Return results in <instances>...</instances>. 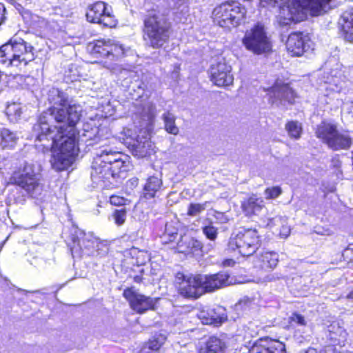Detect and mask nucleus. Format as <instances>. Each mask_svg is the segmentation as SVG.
<instances>
[{
	"instance_id": "f257e3e1",
	"label": "nucleus",
	"mask_w": 353,
	"mask_h": 353,
	"mask_svg": "<svg viewBox=\"0 0 353 353\" xmlns=\"http://www.w3.org/2000/svg\"><path fill=\"white\" fill-rule=\"evenodd\" d=\"M59 100L49 108L50 114L58 123H65L71 129L65 134V128L61 126L54 136H50V129H46V139L52 141L50 151L52 167L57 171H63L70 168L78 156L79 148L75 126L81 118L78 106L70 104L68 98L58 94Z\"/></svg>"
},
{
	"instance_id": "f03ea898",
	"label": "nucleus",
	"mask_w": 353,
	"mask_h": 353,
	"mask_svg": "<svg viewBox=\"0 0 353 353\" xmlns=\"http://www.w3.org/2000/svg\"><path fill=\"white\" fill-rule=\"evenodd\" d=\"M141 34L143 40L152 48L160 49L168 43L172 33V24L168 14L151 8L143 15Z\"/></svg>"
},
{
	"instance_id": "7ed1b4c3",
	"label": "nucleus",
	"mask_w": 353,
	"mask_h": 353,
	"mask_svg": "<svg viewBox=\"0 0 353 353\" xmlns=\"http://www.w3.org/2000/svg\"><path fill=\"white\" fill-rule=\"evenodd\" d=\"M269 4H277L279 22L282 26L297 23L303 20V10H310L319 15L332 0H264Z\"/></svg>"
},
{
	"instance_id": "20e7f679",
	"label": "nucleus",
	"mask_w": 353,
	"mask_h": 353,
	"mask_svg": "<svg viewBox=\"0 0 353 353\" xmlns=\"http://www.w3.org/2000/svg\"><path fill=\"white\" fill-rule=\"evenodd\" d=\"M210 19L214 26L231 32L245 23L247 8L238 1H224L212 8Z\"/></svg>"
},
{
	"instance_id": "39448f33",
	"label": "nucleus",
	"mask_w": 353,
	"mask_h": 353,
	"mask_svg": "<svg viewBox=\"0 0 353 353\" xmlns=\"http://www.w3.org/2000/svg\"><path fill=\"white\" fill-rule=\"evenodd\" d=\"M34 59V48L23 39H10L0 47V63L19 72Z\"/></svg>"
},
{
	"instance_id": "423d86ee",
	"label": "nucleus",
	"mask_w": 353,
	"mask_h": 353,
	"mask_svg": "<svg viewBox=\"0 0 353 353\" xmlns=\"http://www.w3.org/2000/svg\"><path fill=\"white\" fill-rule=\"evenodd\" d=\"M87 50L91 56L101 60H108L107 68H112L117 62L125 58L127 50L119 42L110 39H100L88 43Z\"/></svg>"
},
{
	"instance_id": "0eeeda50",
	"label": "nucleus",
	"mask_w": 353,
	"mask_h": 353,
	"mask_svg": "<svg viewBox=\"0 0 353 353\" xmlns=\"http://www.w3.org/2000/svg\"><path fill=\"white\" fill-rule=\"evenodd\" d=\"M261 236L255 228H243L232 235L228 243V250L237 252L242 256H250L261 246Z\"/></svg>"
},
{
	"instance_id": "6e6552de",
	"label": "nucleus",
	"mask_w": 353,
	"mask_h": 353,
	"mask_svg": "<svg viewBox=\"0 0 353 353\" xmlns=\"http://www.w3.org/2000/svg\"><path fill=\"white\" fill-rule=\"evenodd\" d=\"M85 17L88 23L97 24L103 28L114 29L119 23L112 7L103 1H96L88 4Z\"/></svg>"
},
{
	"instance_id": "1a4fd4ad",
	"label": "nucleus",
	"mask_w": 353,
	"mask_h": 353,
	"mask_svg": "<svg viewBox=\"0 0 353 353\" xmlns=\"http://www.w3.org/2000/svg\"><path fill=\"white\" fill-rule=\"evenodd\" d=\"M242 43L248 50L255 54L272 52V42L267 35L264 26L259 23L254 24L245 32Z\"/></svg>"
},
{
	"instance_id": "9d476101",
	"label": "nucleus",
	"mask_w": 353,
	"mask_h": 353,
	"mask_svg": "<svg viewBox=\"0 0 353 353\" xmlns=\"http://www.w3.org/2000/svg\"><path fill=\"white\" fill-rule=\"evenodd\" d=\"M174 286L178 295L183 299H196L203 295L200 274L177 272L174 275Z\"/></svg>"
},
{
	"instance_id": "9b49d317",
	"label": "nucleus",
	"mask_w": 353,
	"mask_h": 353,
	"mask_svg": "<svg viewBox=\"0 0 353 353\" xmlns=\"http://www.w3.org/2000/svg\"><path fill=\"white\" fill-rule=\"evenodd\" d=\"M41 176V174L36 172L34 165L25 163L13 171L9 183L19 186L28 194H32L40 185Z\"/></svg>"
},
{
	"instance_id": "f8f14e48",
	"label": "nucleus",
	"mask_w": 353,
	"mask_h": 353,
	"mask_svg": "<svg viewBox=\"0 0 353 353\" xmlns=\"http://www.w3.org/2000/svg\"><path fill=\"white\" fill-rule=\"evenodd\" d=\"M123 296L128 302L130 308L139 314H144L149 310H156L159 300V298H152L137 292L134 287L125 288Z\"/></svg>"
},
{
	"instance_id": "ddd939ff",
	"label": "nucleus",
	"mask_w": 353,
	"mask_h": 353,
	"mask_svg": "<svg viewBox=\"0 0 353 353\" xmlns=\"http://www.w3.org/2000/svg\"><path fill=\"white\" fill-rule=\"evenodd\" d=\"M125 141L132 154L139 159L150 157L155 152L154 143L145 131L141 130L134 139L126 137Z\"/></svg>"
},
{
	"instance_id": "4468645a",
	"label": "nucleus",
	"mask_w": 353,
	"mask_h": 353,
	"mask_svg": "<svg viewBox=\"0 0 353 353\" xmlns=\"http://www.w3.org/2000/svg\"><path fill=\"white\" fill-rule=\"evenodd\" d=\"M200 278L203 295L229 285L231 283L229 274L223 271L210 274H200Z\"/></svg>"
},
{
	"instance_id": "2eb2a0df",
	"label": "nucleus",
	"mask_w": 353,
	"mask_h": 353,
	"mask_svg": "<svg viewBox=\"0 0 353 353\" xmlns=\"http://www.w3.org/2000/svg\"><path fill=\"white\" fill-rule=\"evenodd\" d=\"M200 278L203 295L229 285L231 283L229 274L223 271L210 274H200Z\"/></svg>"
},
{
	"instance_id": "dca6fc26",
	"label": "nucleus",
	"mask_w": 353,
	"mask_h": 353,
	"mask_svg": "<svg viewBox=\"0 0 353 353\" xmlns=\"http://www.w3.org/2000/svg\"><path fill=\"white\" fill-rule=\"evenodd\" d=\"M231 66L225 62H218L210 68V79L218 87H227L233 83Z\"/></svg>"
},
{
	"instance_id": "f3484780",
	"label": "nucleus",
	"mask_w": 353,
	"mask_h": 353,
	"mask_svg": "<svg viewBox=\"0 0 353 353\" xmlns=\"http://www.w3.org/2000/svg\"><path fill=\"white\" fill-rule=\"evenodd\" d=\"M310 37L303 32L296 31L291 32L286 40L285 48L288 53L293 57H300L306 51Z\"/></svg>"
},
{
	"instance_id": "a211bd4d",
	"label": "nucleus",
	"mask_w": 353,
	"mask_h": 353,
	"mask_svg": "<svg viewBox=\"0 0 353 353\" xmlns=\"http://www.w3.org/2000/svg\"><path fill=\"white\" fill-rule=\"evenodd\" d=\"M240 208L244 216L252 218L261 212L265 203L263 197L256 193H250L241 201Z\"/></svg>"
},
{
	"instance_id": "6ab92c4d",
	"label": "nucleus",
	"mask_w": 353,
	"mask_h": 353,
	"mask_svg": "<svg viewBox=\"0 0 353 353\" xmlns=\"http://www.w3.org/2000/svg\"><path fill=\"white\" fill-rule=\"evenodd\" d=\"M249 353H286L285 345L270 337L260 338L254 343Z\"/></svg>"
},
{
	"instance_id": "aec40b11",
	"label": "nucleus",
	"mask_w": 353,
	"mask_h": 353,
	"mask_svg": "<svg viewBox=\"0 0 353 353\" xmlns=\"http://www.w3.org/2000/svg\"><path fill=\"white\" fill-rule=\"evenodd\" d=\"M226 342L216 335L209 336L199 343L196 353H225Z\"/></svg>"
},
{
	"instance_id": "412c9836",
	"label": "nucleus",
	"mask_w": 353,
	"mask_h": 353,
	"mask_svg": "<svg viewBox=\"0 0 353 353\" xmlns=\"http://www.w3.org/2000/svg\"><path fill=\"white\" fill-rule=\"evenodd\" d=\"M270 92L277 93L281 99L289 104H294L298 95L296 91L290 86V83H284L281 80H276L274 84L268 89Z\"/></svg>"
},
{
	"instance_id": "4be33fe9",
	"label": "nucleus",
	"mask_w": 353,
	"mask_h": 353,
	"mask_svg": "<svg viewBox=\"0 0 353 353\" xmlns=\"http://www.w3.org/2000/svg\"><path fill=\"white\" fill-rule=\"evenodd\" d=\"M279 263V255L273 251L261 252L256 260V267L263 272L272 271Z\"/></svg>"
},
{
	"instance_id": "5701e85b",
	"label": "nucleus",
	"mask_w": 353,
	"mask_h": 353,
	"mask_svg": "<svg viewBox=\"0 0 353 353\" xmlns=\"http://www.w3.org/2000/svg\"><path fill=\"white\" fill-rule=\"evenodd\" d=\"M338 129L336 123L323 120L316 125L315 136L327 145Z\"/></svg>"
},
{
	"instance_id": "b1692460",
	"label": "nucleus",
	"mask_w": 353,
	"mask_h": 353,
	"mask_svg": "<svg viewBox=\"0 0 353 353\" xmlns=\"http://www.w3.org/2000/svg\"><path fill=\"white\" fill-rule=\"evenodd\" d=\"M352 144V139L347 131H339L335 132L327 147L332 150H348Z\"/></svg>"
},
{
	"instance_id": "393cba45",
	"label": "nucleus",
	"mask_w": 353,
	"mask_h": 353,
	"mask_svg": "<svg viewBox=\"0 0 353 353\" xmlns=\"http://www.w3.org/2000/svg\"><path fill=\"white\" fill-rule=\"evenodd\" d=\"M83 235L84 231L79 228H72L69 230L65 241L72 254L74 252H81V241Z\"/></svg>"
},
{
	"instance_id": "a878e982",
	"label": "nucleus",
	"mask_w": 353,
	"mask_h": 353,
	"mask_svg": "<svg viewBox=\"0 0 353 353\" xmlns=\"http://www.w3.org/2000/svg\"><path fill=\"white\" fill-rule=\"evenodd\" d=\"M163 185L162 179L152 175L148 177L143 188V197L145 199H154Z\"/></svg>"
},
{
	"instance_id": "bb28decb",
	"label": "nucleus",
	"mask_w": 353,
	"mask_h": 353,
	"mask_svg": "<svg viewBox=\"0 0 353 353\" xmlns=\"http://www.w3.org/2000/svg\"><path fill=\"white\" fill-rule=\"evenodd\" d=\"M114 156L117 157L114 159H106L104 160L108 165L110 172L112 173V177H117L120 174L127 171L128 163L126 161L123 159L121 153H114Z\"/></svg>"
},
{
	"instance_id": "cd10ccee",
	"label": "nucleus",
	"mask_w": 353,
	"mask_h": 353,
	"mask_svg": "<svg viewBox=\"0 0 353 353\" xmlns=\"http://www.w3.org/2000/svg\"><path fill=\"white\" fill-rule=\"evenodd\" d=\"M16 133L7 128L0 129V150H12L18 142Z\"/></svg>"
},
{
	"instance_id": "c85d7f7f",
	"label": "nucleus",
	"mask_w": 353,
	"mask_h": 353,
	"mask_svg": "<svg viewBox=\"0 0 353 353\" xmlns=\"http://www.w3.org/2000/svg\"><path fill=\"white\" fill-rule=\"evenodd\" d=\"M164 344V339L161 336H154L145 342L139 353H158Z\"/></svg>"
},
{
	"instance_id": "c756f323",
	"label": "nucleus",
	"mask_w": 353,
	"mask_h": 353,
	"mask_svg": "<svg viewBox=\"0 0 353 353\" xmlns=\"http://www.w3.org/2000/svg\"><path fill=\"white\" fill-rule=\"evenodd\" d=\"M103 165H98L92 168L91 177L97 183L105 182L112 177V173L108 165L105 161H103Z\"/></svg>"
},
{
	"instance_id": "7c9ffc66",
	"label": "nucleus",
	"mask_w": 353,
	"mask_h": 353,
	"mask_svg": "<svg viewBox=\"0 0 353 353\" xmlns=\"http://www.w3.org/2000/svg\"><path fill=\"white\" fill-rule=\"evenodd\" d=\"M341 33L344 39L353 43V12L349 14L341 27Z\"/></svg>"
},
{
	"instance_id": "2f4dec72",
	"label": "nucleus",
	"mask_w": 353,
	"mask_h": 353,
	"mask_svg": "<svg viewBox=\"0 0 353 353\" xmlns=\"http://www.w3.org/2000/svg\"><path fill=\"white\" fill-rule=\"evenodd\" d=\"M5 114L10 122H17L22 114L20 104L15 102L8 103L5 109Z\"/></svg>"
},
{
	"instance_id": "473e14b6",
	"label": "nucleus",
	"mask_w": 353,
	"mask_h": 353,
	"mask_svg": "<svg viewBox=\"0 0 353 353\" xmlns=\"http://www.w3.org/2000/svg\"><path fill=\"white\" fill-rule=\"evenodd\" d=\"M285 128L288 135L294 139H299L303 133L302 125L298 121H288Z\"/></svg>"
},
{
	"instance_id": "72a5a7b5",
	"label": "nucleus",
	"mask_w": 353,
	"mask_h": 353,
	"mask_svg": "<svg viewBox=\"0 0 353 353\" xmlns=\"http://www.w3.org/2000/svg\"><path fill=\"white\" fill-rule=\"evenodd\" d=\"M163 119L165 131L169 134L176 135L179 133V128L175 125L174 116L170 111H167L163 114Z\"/></svg>"
},
{
	"instance_id": "f704fd0d",
	"label": "nucleus",
	"mask_w": 353,
	"mask_h": 353,
	"mask_svg": "<svg viewBox=\"0 0 353 353\" xmlns=\"http://www.w3.org/2000/svg\"><path fill=\"white\" fill-rule=\"evenodd\" d=\"M347 333L341 329H338L335 332H331L330 340L334 346L344 347L347 342Z\"/></svg>"
},
{
	"instance_id": "c9c22d12",
	"label": "nucleus",
	"mask_w": 353,
	"mask_h": 353,
	"mask_svg": "<svg viewBox=\"0 0 353 353\" xmlns=\"http://www.w3.org/2000/svg\"><path fill=\"white\" fill-rule=\"evenodd\" d=\"M188 245L191 247L190 250H181L185 255L195 256L202 252L203 245L196 239H189Z\"/></svg>"
},
{
	"instance_id": "e433bc0d",
	"label": "nucleus",
	"mask_w": 353,
	"mask_h": 353,
	"mask_svg": "<svg viewBox=\"0 0 353 353\" xmlns=\"http://www.w3.org/2000/svg\"><path fill=\"white\" fill-rule=\"evenodd\" d=\"M109 203L116 207H121V208H127L126 206L129 205L131 203L130 200L117 194H112L109 198Z\"/></svg>"
},
{
	"instance_id": "4c0bfd02",
	"label": "nucleus",
	"mask_w": 353,
	"mask_h": 353,
	"mask_svg": "<svg viewBox=\"0 0 353 353\" xmlns=\"http://www.w3.org/2000/svg\"><path fill=\"white\" fill-rule=\"evenodd\" d=\"M128 212V208L116 209L112 212V216L117 226H121L125 223Z\"/></svg>"
},
{
	"instance_id": "58836bf2",
	"label": "nucleus",
	"mask_w": 353,
	"mask_h": 353,
	"mask_svg": "<svg viewBox=\"0 0 353 353\" xmlns=\"http://www.w3.org/2000/svg\"><path fill=\"white\" fill-rule=\"evenodd\" d=\"M207 203V201L203 203H190L188 206L187 215L189 216L199 215L205 210Z\"/></svg>"
},
{
	"instance_id": "ea45409f",
	"label": "nucleus",
	"mask_w": 353,
	"mask_h": 353,
	"mask_svg": "<svg viewBox=\"0 0 353 353\" xmlns=\"http://www.w3.org/2000/svg\"><path fill=\"white\" fill-rule=\"evenodd\" d=\"M97 242V238L94 236V235L91 233H85L84 232V235L81 239V252L83 250H88L91 248H94V243Z\"/></svg>"
},
{
	"instance_id": "a19ab883",
	"label": "nucleus",
	"mask_w": 353,
	"mask_h": 353,
	"mask_svg": "<svg viewBox=\"0 0 353 353\" xmlns=\"http://www.w3.org/2000/svg\"><path fill=\"white\" fill-rule=\"evenodd\" d=\"M283 192L281 188L279 185L266 188L264 190L265 199L268 200L278 198Z\"/></svg>"
},
{
	"instance_id": "79ce46f5",
	"label": "nucleus",
	"mask_w": 353,
	"mask_h": 353,
	"mask_svg": "<svg viewBox=\"0 0 353 353\" xmlns=\"http://www.w3.org/2000/svg\"><path fill=\"white\" fill-rule=\"evenodd\" d=\"M202 232L205 236L210 241H215L217 238L218 229L213 226L212 223L203 226L202 228Z\"/></svg>"
},
{
	"instance_id": "37998d69",
	"label": "nucleus",
	"mask_w": 353,
	"mask_h": 353,
	"mask_svg": "<svg viewBox=\"0 0 353 353\" xmlns=\"http://www.w3.org/2000/svg\"><path fill=\"white\" fill-rule=\"evenodd\" d=\"M44 122L40 118L38 121L33 125L32 132L33 135L35 137V140L41 141L44 136V131L43 130V125Z\"/></svg>"
},
{
	"instance_id": "c03bdc74",
	"label": "nucleus",
	"mask_w": 353,
	"mask_h": 353,
	"mask_svg": "<svg viewBox=\"0 0 353 353\" xmlns=\"http://www.w3.org/2000/svg\"><path fill=\"white\" fill-rule=\"evenodd\" d=\"M133 272H137V274L130 275V276L132 279L133 281L136 283H141L143 281V275L145 274V270L141 267V265H137V269L133 270Z\"/></svg>"
},
{
	"instance_id": "a18cd8bd",
	"label": "nucleus",
	"mask_w": 353,
	"mask_h": 353,
	"mask_svg": "<svg viewBox=\"0 0 353 353\" xmlns=\"http://www.w3.org/2000/svg\"><path fill=\"white\" fill-rule=\"evenodd\" d=\"M290 322L294 323L299 325H306V321L304 316L297 312L292 313V316L290 317Z\"/></svg>"
},
{
	"instance_id": "49530a36",
	"label": "nucleus",
	"mask_w": 353,
	"mask_h": 353,
	"mask_svg": "<svg viewBox=\"0 0 353 353\" xmlns=\"http://www.w3.org/2000/svg\"><path fill=\"white\" fill-rule=\"evenodd\" d=\"M189 240L188 241H183V239H181L176 243V246L175 247V249L176 250L177 252L182 253L183 252L181 250H190L191 247L188 245Z\"/></svg>"
},
{
	"instance_id": "de8ad7c7",
	"label": "nucleus",
	"mask_w": 353,
	"mask_h": 353,
	"mask_svg": "<svg viewBox=\"0 0 353 353\" xmlns=\"http://www.w3.org/2000/svg\"><path fill=\"white\" fill-rule=\"evenodd\" d=\"M177 237V233H172L164 234L162 240L163 245H168L170 243H175Z\"/></svg>"
},
{
	"instance_id": "09e8293b",
	"label": "nucleus",
	"mask_w": 353,
	"mask_h": 353,
	"mask_svg": "<svg viewBox=\"0 0 353 353\" xmlns=\"http://www.w3.org/2000/svg\"><path fill=\"white\" fill-rule=\"evenodd\" d=\"M6 7L3 3L0 2V26L4 22L6 19Z\"/></svg>"
},
{
	"instance_id": "8fccbe9b",
	"label": "nucleus",
	"mask_w": 353,
	"mask_h": 353,
	"mask_svg": "<svg viewBox=\"0 0 353 353\" xmlns=\"http://www.w3.org/2000/svg\"><path fill=\"white\" fill-rule=\"evenodd\" d=\"M236 263V261L232 259H225L221 262V265L223 267H233Z\"/></svg>"
},
{
	"instance_id": "3c124183",
	"label": "nucleus",
	"mask_w": 353,
	"mask_h": 353,
	"mask_svg": "<svg viewBox=\"0 0 353 353\" xmlns=\"http://www.w3.org/2000/svg\"><path fill=\"white\" fill-rule=\"evenodd\" d=\"M223 320L221 317H216V318H212L210 319V321L209 322L210 324H212L214 325L218 326L221 325L223 323Z\"/></svg>"
},
{
	"instance_id": "603ef678",
	"label": "nucleus",
	"mask_w": 353,
	"mask_h": 353,
	"mask_svg": "<svg viewBox=\"0 0 353 353\" xmlns=\"http://www.w3.org/2000/svg\"><path fill=\"white\" fill-rule=\"evenodd\" d=\"M114 153H117L116 152H112V151H107L106 150H104L102 151L101 152V154L102 155H106V156H109L110 154H111V157H109L107 159H114V158H115L116 157L114 156Z\"/></svg>"
},
{
	"instance_id": "864d4df0",
	"label": "nucleus",
	"mask_w": 353,
	"mask_h": 353,
	"mask_svg": "<svg viewBox=\"0 0 353 353\" xmlns=\"http://www.w3.org/2000/svg\"><path fill=\"white\" fill-rule=\"evenodd\" d=\"M347 298L353 300V290L347 295Z\"/></svg>"
},
{
	"instance_id": "5fc2aeb1",
	"label": "nucleus",
	"mask_w": 353,
	"mask_h": 353,
	"mask_svg": "<svg viewBox=\"0 0 353 353\" xmlns=\"http://www.w3.org/2000/svg\"><path fill=\"white\" fill-rule=\"evenodd\" d=\"M138 253L142 255L143 254H144V252L141 250H138Z\"/></svg>"
},
{
	"instance_id": "6e6d98bb",
	"label": "nucleus",
	"mask_w": 353,
	"mask_h": 353,
	"mask_svg": "<svg viewBox=\"0 0 353 353\" xmlns=\"http://www.w3.org/2000/svg\"><path fill=\"white\" fill-rule=\"evenodd\" d=\"M217 214H220V215H221V216H223V214L222 212H217Z\"/></svg>"
}]
</instances>
